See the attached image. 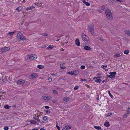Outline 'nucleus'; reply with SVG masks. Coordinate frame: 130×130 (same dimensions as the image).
Listing matches in <instances>:
<instances>
[{"instance_id":"obj_29","label":"nucleus","mask_w":130,"mask_h":130,"mask_svg":"<svg viewBox=\"0 0 130 130\" xmlns=\"http://www.w3.org/2000/svg\"><path fill=\"white\" fill-rule=\"evenodd\" d=\"M96 38L100 40L103 42H104V39H103L102 37H98L97 38Z\"/></svg>"},{"instance_id":"obj_18","label":"nucleus","mask_w":130,"mask_h":130,"mask_svg":"<svg viewBox=\"0 0 130 130\" xmlns=\"http://www.w3.org/2000/svg\"><path fill=\"white\" fill-rule=\"evenodd\" d=\"M94 127L95 128L98 130H100L101 128V127L98 126H94Z\"/></svg>"},{"instance_id":"obj_40","label":"nucleus","mask_w":130,"mask_h":130,"mask_svg":"<svg viewBox=\"0 0 130 130\" xmlns=\"http://www.w3.org/2000/svg\"><path fill=\"white\" fill-rule=\"evenodd\" d=\"M33 118H34V119L37 120L38 121V122L41 121H41H40V119L38 118H36L35 117H34Z\"/></svg>"},{"instance_id":"obj_43","label":"nucleus","mask_w":130,"mask_h":130,"mask_svg":"<svg viewBox=\"0 0 130 130\" xmlns=\"http://www.w3.org/2000/svg\"><path fill=\"white\" fill-rule=\"evenodd\" d=\"M112 113H108V115H105V116L107 117H108L109 116L111 115L112 114Z\"/></svg>"},{"instance_id":"obj_36","label":"nucleus","mask_w":130,"mask_h":130,"mask_svg":"<svg viewBox=\"0 0 130 130\" xmlns=\"http://www.w3.org/2000/svg\"><path fill=\"white\" fill-rule=\"evenodd\" d=\"M15 32V31L9 32L8 33V34L10 35H13Z\"/></svg>"},{"instance_id":"obj_50","label":"nucleus","mask_w":130,"mask_h":130,"mask_svg":"<svg viewBox=\"0 0 130 130\" xmlns=\"http://www.w3.org/2000/svg\"><path fill=\"white\" fill-rule=\"evenodd\" d=\"M56 127L58 130H60V127L57 125H56Z\"/></svg>"},{"instance_id":"obj_62","label":"nucleus","mask_w":130,"mask_h":130,"mask_svg":"<svg viewBox=\"0 0 130 130\" xmlns=\"http://www.w3.org/2000/svg\"><path fill=\"white\" fill-rule=\"evenodd\" d=\"M105 82V80H104L102 82L103 83H104V82Z\"/></svg>"},{"instance_id":"obj_54","label":"nucleus","mask_w":130,"mask_h":130,"mask_svg":"<svg viewBox=\"0 0 130 130\" xmlns=\"http://www.w3.org/2000/svg\"><path fill=\"white\" fill-rule=\"evenodd\" d=\"M110 2H111L112 1H115V0H108Z\"/></svg>"},{"instance_id":"obj_49","label":"nucleus","mask_w":130,"mask_h":130,"mask_svg":"<svg viewBox=\"0 0 130 130\" xmlns=\"http://www.w3.org/2000/svg\"><path fill=\"white\" fill-rule=\"evenodd\" d=\"M78 87L77 86H75L74 87V89L75 90H77L78 88Z\"/></svg>"},{"instance_id":"obj_60","label":"nucleus","mask_w":130,"mask_h":130,"mask_svg":"<svg viewBox=\"0 0 130 130\" xmlns=\"http://www.w3.org/2000/svg\"><path fill=\"white\" fill-rule=\"evenodd\" d=\"M117 1H118L119 2H122V1H121V0H117Z\"/></svg>"},{"instance_id":"obj_9","label":"nucleus","mask_w":130,"mask_h":130,"mask_svg":"<svg viewBox=\"0 0 130 130\" xmlns=\"http://www.w3.org/2000/svg\"><path fill=\"white\" fill-rule=\"evenodd\" d=\"M79 73V72L77 70H74L72 73V75H76Z\"/></svg>"},{"instance_id":"obj_11","label":"nucleus","mask_w":130,"mask_h":130,"mask_svg":"<svg viewBox=\"0 0 130 130\" xmlns=\"http://www.w3.org/2000/svg\"><path fill=\"white\" fill-rule=\"evenodd\" d=\"M26 60H31V55H27L25 58Z\"/></svg>"},{"instance_id":"obj_21","label":"nucleus","mask_w":130,"mask_h":130,"mask_svg":"<svg viewBox=\"0 0 130 130\" xmlns=\"http://www.w3.org/2000/svg\"><path fill=\"white\" fill-rule=\"evenodd\" d=\"M11 106L8 105H5L4 106V108L6 109L10 108Z\"/></svg>"},{"instance_id":"obj_10","label":"nucleus","mask_w":130,"mask_h":130,"mask_svg":"<svg viewBox=\"0 0 130 130\" xmlns=\"http://www.w3.org/2000/svg\"><path fill=\"white\" fill-rule=\"evenodd\" d=\"M75 42L77 46H79L80 43L78 39L77 38H76L75 41Z\"/></svg>"},{"instance_id":"obj_12","label":"nucleus","mask_w":130,"mask_h":130,"mask_svg":"<svg viewBox=\"0 0 130 130\" xmlns=\"http://www.w3.org/2000/svg\"><path fill=\"white\" fill-rule=\"evenodd\" d=\"M51 97H49L48 96H45L43 97L44 100L46 101H48L50 100L51 99Z\"/></svg>"},{"instance_id":"obj_63","label":"nucleus","mask_w":130,"mask_h":130,"mask_svg":"<svg viewBox=\"0 0 130 130\" xmlns=\"http://www.w3.org/2000/svg\"><path fill=\"white\" fill-rule=\"evenodd\" d=\"M40 114L42 115L43 114V113L42 112H40Z\"/></svg>"},{"instance_id":"obj_15","label":"nucleus","mask_w":130,"mask_h":130,"mask_svg":"<svg viewBox=\"0 0 130 130\" xmlns=\"http://www.w3.org/2000/svg\"><path fill=\"white\" fill-rule=\"evenodd\" d=\"M69 99L70 98L68 97H65L63 98V100L65 102H67L68 101Z\"/></svg>"},{"instance_id":"obj_16","label":"nucleus","mask_w":130,"mask_h":130,"mask_svg":"<svg viewBox=\"0 0 130 130\" xmlns=\"http://www.w3.org/2000/svg\"><path fill=\"white\" fill-rule=\"evenodd\" d=\"M83 3L85 4L86 6H89L90 5V4L88 2H86L84 0L83 1Z\"/></svg>"},{"instance_id":"obj_5","label":"nucleus","mask_w":130,"mask_h":130,"mask_svg":"<svg viewBox=\"0 0 130 130\" xmlns=\"http://www.w3.org/2000/svg\"><path fill=\"white\" fill-rule=\"evenodd\" d=\"M116 74V72H110L109 74L110 75L108 76V77L111 78H114L115 77V75Z\"/></svg>"},{"instance_id":"obj_23","label":"nucleus","mask_w":130,"mask_h":130,"mask_svg":"<svg viewBox=\"0 0 130 130\" xmlns=\"http://www.w3.org/2000/svg\"><path fill=\"white\" fill-rule=\"evenodd\" d=\"M64 63H63L62 64H61L60 65V67L61 69H64L66 68L64 66Z\"/></svg>"},{"instance_id":"obj_33","label":"nucleus","mask_w":130,"mask_h":130,"mask_svg":"<svg viewBox=\"0 0 130 130\" xmlns=\"http://www.w3.org/2000/svg\"><path fill=\"white\" fill-rule=\"evenodd\" d=\"M129 52V51L128 50H126L124 52V53L125 54H127Z\"/></svg>"},{"instance_id":"obj_22","label":"nucleus","mask_w":130,"mask_h":130,"mask_svg":"<svg viewBox=\"0 0 130 130\" xmlns=\"http://www.w3.org/2000/svg\"><path fill=\"white\" fill-rule=\"evenodd\" d=\"M125 34L129 36H130V31L129 30H126L125 31Z\"/></svg>"},{"instance_id":"obj_14","label":"nucleus","mask_w":130,"mask_h":130,"mask_svg":"<svg viewBox=\"0 0 130 130\" xmlns=\"http://www.w3.org/2000/svg\"><path fill=\"white\" fill-rule=\"evenodd\" d=\"M84 49L86 50H90L91 49V48L90 47L87 46H85L84 47Z\"/></svg>"},{"instance_id":"obj_55","label":"nucleus","mask_w":130,"mask_h":130,"mask_svg":"<svg viewBox=\"0 0 130 130\" xmlns=\"http://www.w3.org/2000/svg\"><path fill=\"white\" fill-rule=\"evenodd\" d=\"M56 74H51V75H52V76H55V75Z\"/></svg>"},{"instance_id":"obj_39","label":"nucleus","mask_w":130,"mask_h":130,"mask_svg":"<svg viewBox=\"0 0 130 130\" xmlns=\"http://www.w3.org/2000/svg\"><path fill=\"white\" fill-rule=\"evenodd\" d=\"M42 35L44 36H47L48 35V34L46 33H44L43 34H42L41 35Z\"/></svg>"},{"instance_id":"obj_1","label":"nucleus","mask_w":130,"mask_h":130,"mask_svg":"<svg viewBox=\"0 0 130 130\" xmlns=\"http://www.w3.org/2000/svg\"><path fill=\"white\" fill-rule=\"evenodd\" d=\"M17 38L19 41L21 40L24 41L26 39L25 37L23 36L22 34L20 32L18 33L17 35Z\"/></svg>"},{"instance_id":"obj_28","label":"nucleus","mask_w":130,"mask_h":130,"mask_svg":"<svg viewBox=\"0 0 130 130\" xmlns=\"http://www.w3.org/2000/svg\"><path fill=\"white\" fill-rule=\"evenodd\" d=\"M42 118L43 119V120L45 121L48 119V117L46 116H45L42 117Z\"/></svg>"},{"instance_id":"obj_44","label":"nucleus","mask_w":130,"mask_h":130,"mask_svg":"<svg viewBox=\"0 0 130 130\" xmlns=\"http://www.w3.org/2000/svg\"><path fill=\"white\" fill-rule=\"evenodd\" d=\"M85 67L84 66L82 65L80 67V68L82 69H83L85 68Z\"/></svg>"},{"instance_id":"obj_13","label":"nucleus","mask_w":130,"mask_h":130,"mask_svg":"<svg viewBox=\"0 0 130 130\" xmlns=\"http://www.w3.org/2000/svg\"><path fill=\"white\" fill-rule=\"evenodd\" d=\"M22 9V6H19L17 7L16 9V10L18 11V12L21 11Z\"/></svg>"},{"instance_id":"obj_46","label":"nucleus","mask_w":130,"mask_h":130,"mask_svg":"<svg viewBox=\"0 0 130 130\" xmlns=\"http://www.w3.org/2000/svg\"><path fill=\"white\" fill-rule=\"evenodd\" d=\"M4 129L5 130H7L9 129V127L7 126H5L4 127Z\"/></svg>"},{"instance_id":"obj_42","label":"nucleus","mask_w":130,"mask_h":130,"mask_svg":"<svg viewBox=\"0 0 130 130\" xmlns=\"http://www.w3.org/2000/svg\"><path fill=\"white\" fill-rule=\"evenodd\" d=\"M53 93L54 94H57V91L55 90H53Z\"/></svg>"},{"instance_id":"obj_32","label":"nucleus","mask_w":130,"mask_h":130,"mask_svg":"<svg viewBox=\"0 0 130 130\" xmlns=\"http://www.w3.org/2000/svg\"><path fill=\"white\" fill-rule=\"evenodd\" d=\"M42 2L40 3V4H39L38 3H37V6L40 7H43L42 6Z\"/></svg>"},{"instance_id":"obj_64","label":"nucleus","mask_w":130,"mask_h":130,"mask_svg":"<svg viewBox=\"0 0 130 130\" xmlns=\"http://www.w3.org/2000/svg\"><path fill=\"white\" fill-rule=\"evenodd\" d=\"M65 37L66 38H67V37H68V35H66V36H65Z\"/></svg>"},{"instance_id":"obj_8","label":"nucleus","mask_w":130,"mask_h":130,"mask_svg":"<svg viewBox=\"0 0 130 130\" xmlns=\"http://www.w3.org/2000/svg\"><path fill=\"white\" fill-rule=\"evenodd\" d=\"M37 57L36 55H31V60H35Z\"/></svg>"},{"instance_id":"obj_61","label":"nucleus","mask_w":130,"mask_h":130,"mask_svg":"<svg viewBox=\"0 0 130 130\" xmlns=\"http://www.w3.org/2000/svg\"><path fill=\"white\" fill-rule=\"evenodd\" d=\"M40 130H46L44 128H42L40 129Z\"/></svg>"},{"instance_id":"obj_48","label":"nucleus","mask_w":130,"mask_h":130,"mask_svg":"<svg viewBox=\"0 0 130 130\" xmlns=\"http://www.w3.org/2000/svg\"><path fill=\"white\" fill-rule=\"evenodd\" d=\"M105 8V6H103L101 7V9L102 10H103Z\"/></svg>"},{"instance_id":"obj_25","label":"nucleus","mask_w":130,"mask_h":130,"mask_svg":"<svg viewBox=\"0 0 130 130\" xmlns=\"http://www.w3.org/2000/svg\"><path fill=\"white\" fill-rule=\"evenodd\" d=\"M30 122L31 124H35L37 122L36 121L34 120H30Z\"/></svg>"},{"instance_id":"obj_59","label":"nucleus","mask_w":130,"mask_h":130,"mask_svg":"<svg viewBox=\"0 0 130 130\" xmlns=\"http://www.w3.org/2000/svg\"><path fill=\"white\" fill-rule=\"evenodd\" d=\"M106 80V82H107L109 81V79H107Z\"/></svg>"},{"instance_id":"obj_52","label":"nucleus","mask_w":130,"mask_h":130,"mask_svg":"<svg viewBox=\"0 0 130 130\" xmlns=\"http://www.w3.org/2000/svg\"><path fill=\"white\" fill-rule=\"evenodd\" d=\"M44 107H45V108H46V109H48L50 108V107L49 106H44Z\"/></svg>"},{"instance_id":"obj_4","label":"nucleus","mask_w":130,"mask_h":130,"mask_svg":"<svg viewBox=\"0 0 130 130\" xmlns=\"http://www.w3.org/2000/svg\"><path fill=\"white\" fill-rule=\"evenodd\" d=\"M105 14L106 16H112V13L109 9H107L105 11Z\"/></svg>"},{"instance_id":"obj_2","label":"nucleus","mask_w":130,"mask_h":130,"mask_svg":"<svg viewBox=\"0 0 130 130\" xmlns=\"http://www.w3.org/2000/svg\"><path fill=\"white\" fill-rule=\"evenodd\" d=\"M82 38L83 41L85 43H87L89 41V38L87 36L84 34L83 33L82 34Z\"/></svg>"},{"instance_id":"obj_19","label":"nucleus","mask_w":130,"mask_h":130,"mask_svg":"<svg viewBox=\"0 0 130 130\" xmlns=\"http://www.w3.org/2000/svg\"><path fill=\"white\" fill-rule=\"evenodd\" d=\"M71 128V127H70L68 125L64 127V129L66 130H68L69 129H70Z\"/></svg>"},{"instance_id":"obj_58","label":"nucleus","mask_w":130,"mask_h":130,"mask_svg":"<svg viewBox=\"0 0 130 130\" xmlns=\"http://www.w3.org/2000/svg\"><path fill=\"white\" fill-rule=\"evenodd\" d=\"M56 102V101L55 100H54L53 101V103H55Z\"/></svg>"},{"instance_id":"obj_3","label":"nucleus","mask_w":130,"mask_h":130,"mask_svg":"<svg viewBox=\"0 0 130 130\" xmlns=\"http://www.w3.org/2000/svg\"><path fill=\"white\" fill-rule=\"evenodd\" d=\"M89 31L92 34L94 33V28L92 24H90L88 26Z\"/></svg>"},{"instance_id":"obj_17","label":"nucleus","mask_w":130,"mask_h":130,"mask_svg":"<svg viewBox=\"0 0 130 130\" xmlns=\"http://www.w3.org/2000/svg\"><path fill=\"white\" fill-rule=\"evenodd\" d=\"M104 125L107 127H108L110 125V124L108 122H107L105 123Z\"/></svg>"},{"instance_id":"obj_38","label":"nucleus","mask_w":130,"mask_h":130,"mask_svg":"<svg viewBox=\"0 0 130 130\" xmlns=\"http://www.w3.org/2000/svg\"><path fill=\"white\" fill-rule=\"evenodd\" d=\"M107 67V66L105 64L101 66L102 68H103V69L106 68Z\"/></svg>"},{"instance_id":"obj_27","label":"nucleus","mask_w":130,"mask_h":130,"mask_svg":"<svg viewBox=\"0 0 130 130\" xmlns=\"http://www.w3.org/2000/svg\"><path fill=\"white\" fill-rule=\"evenodd\" d=\"M129 114L128 113H126L125 114L123 115V118H126L129 115Z\"/></svg>"},{"instance_id":"obj_35","label":"nucleus","mask_w":130,"mask_h":130,"mask_svg":"<svg viewBox=\"0 0 130 130\" xmlns=\"http://www.w3.org/2000/svg\"><path fill=\"white\" fill-rule=\"evenodd\" d=\"M108 93L109 94V95L110 96V97L112 99L113 98V96L110 93V91H108Z\"/></svg>"},{"instance_id":"obj_45","label":"nucleus","mask_w":130,"mask_h":130,"mask_svg":"<svg viewBox=\"0 0 130 130\" xmlns=\"http://www.w3.org/2000/svg\"><path fill=\"white\" fill-rule=\"evenodd\" d=\"M115 55L116 57H118L120 56V54L119 53H117Z\"/></svg>"},{"instance_id":"obj_56","label":"nucleus","mask_w":130,"mask_h":130,"mask_svg":"<svg viewBox=\"0 0 130 130\" xmlns=\"http://www.w3.org/2000/svg\"><path fill=\"white\" fill-rule=\"evenodd\" d=\"M72 72H68V73L69 74H72Z\"/></svg>"},{"instance_id":"obj_20","label":"nucleus","mask_w":130,"mask_h":130,"mask_svg":"<svg viewBox=\"0 0 130 130\" xmlns=\"http://www.w3.org/2000/svg\"><path fill=\"white\" fill-rule=\"evenodd\" d=\"M35 8L34 6H31L30 7H28L26 9V10H30L33 9Z\"/></svg>"},{"instance_id":"obj_37","label":"nucleus","mask_w":130,"mask_h":130,"mask_svg":"<svg viewBox=\"0 0 130 130\" xmlns=\"http://www.w3.org/2000/svg\"><path fill=\"white\" fill-rule=\"evenodd\" d=\"M109 20H111L113 19V17H106Z\"/></svg>"},{"instance_id":"obj_7","label":"nucleus","mask_w":130,"mask_h":130,"mask_svg":"<svg viewBox=\"0 0 130 130\" xmlns=\"http://www.w3.org/2000/svg\"><path fill=\"white\" fill-rule=\"evenodd\" d=\"M10 49V48L8 47H4L1 50V52L3 53L8 51Z\"/></svg>"},{"instance_id":"obj_31","label":"nucleus","mask_w":130,"mask_h":130,"mask_svg":"<svg viewBox=\"0 0 130 130\" xmlns=\"http://www.w3.org/2000/svg\"><path fill=\"white\" fill-rule=\"evenodd\" d=\"M44 112L46 113H50V111L49 110L46 109L44 110Z\"/></svg>"},{"instance_id":"obj_41","label":"nucleus","mask_w":130,"mask_h":130,"mask_svg":"<svg viewBox=\"0 0 130 130\" xmlns=\"http://www.w3.org/2000/svg\"><path fill=\"white\" fill-rule=\"evenodd\" d=\"M31 77H32V78H34L36 77V75L33 74L31 75Z\"/></svg>"},{"instance_id":"obj_30","label":"nucleus","mask_w":130,"mask_h":130,"mask_svg":"<svg viewBox=\"0 0 130 130\" xmlns=\"http://www.w3.org/2000/svg\"><path fill=\"white\" fill-rule=\"evenodd\" d=\"M53 47V45H50L47 48V49L49 48L50 49H52Z\"/></svg>"},{"instance_id":"obj_53","label":"nucleus","mask_w":130,"mask_h":130,"mask_svg":"<svg viewBox=\"0 0 130 130\" xmlns=\"http://www.w3.org/2000/svg\"><path fill=\"white\" fill-rule=\"evenodd\" d=\"M81 80L82 81H85L86 80V79H81Z\"/></svg>"},{"instance_id":"obj_6","label":"nucleus","mask_w":130,"mask_h":130,"mask_svg":"<svg viewBox=\"0 0 130 130\" xmlns=\"http://www.w3.org/2000/svg\"><path fill=\"white\" fill-rule=\"evenodd\" d=\"M25 83V81L22 79L18 80L17 81V84L19 85H22Z\"/></svg>"},{"instance_id":"obj_51","label":"nucleus","mask_w":130,"mask_h":130,"mask_svg":"<svg viewBox=\"0 0 130 130\" xmlns=\"http://www.w3.org/2000/svg\"><path fill=\"white\" fill-rule=\"evenodd\" d=\"M52 80V79L51 78H49L48 79V80L49 82H51V81Z\"/></svg>"},{"instance_id":"obj_47","label":"nucleus","mask_w":130,"mask_h":130,"mask_svg":"<svg viewBox=\"0 0 130 130\" xmlns=\"http://www.w3.org/2000/svg\"><path fill=\"white\" fill-rule=\"evenodd\" d=\"M101 78V76H99L97 77H94L93 78V79H97L98 78L99 79L100 78Z\"/></svg>"},{"instance_id":"obj_34","label":"nucleus","mask_w":130,"mask_h":130,"mask_svg":"<svg viewBox=\"0 0 130 130\" xmlns=\"http://www.w3.org/2000/svg\"><path fill=\"white\" fill-rule=\"evenodd\" d=\"M126 113H128L129 114L130 113V108H128L127 110L126 111Z\"/></svg>"},{"instance_id":"obj_24","label":"nucleus","mask_w":130,"mask_h":130,"mask_svg":"<svg viewBox=\"0 0 130 130\" xmlns=\"http://www.w3.org/2000/svg\"><path fill=\"white\" fill-rule=\"evenodd\" d=\"M95 81L97 83H100L102 82V80L101 79H99L95 80Z\"/></svg>"},{"instance_id":"obj_57","label":"nucleus","mask_w":130,"mask_h":130,"mask_svg":"<svg viewBox=\"0 0 130 130\" xmlns=\"http://www.w3.org/2000/svg\"><path fill=\"white\" fill-rule=\"evenodd\" d=\"M32 130H39L38 129L36 128H33Z\"/></svg>"},{"instance_id":"obj_26","label":"nucleus","mask_w":130,"mask_h":130,"mask_svg":"<svg viewBox=\"0 0 130 130\" xmlns=\"http://www.w3.org/2000/svg\"><path fill=\"white\" fill-rule=\"evenodd\" d=\"M37 67L38 68L40 69H42L44 67L43 66H42L41 65H38L37 66Z\"/></svg>"}]
</instances>
